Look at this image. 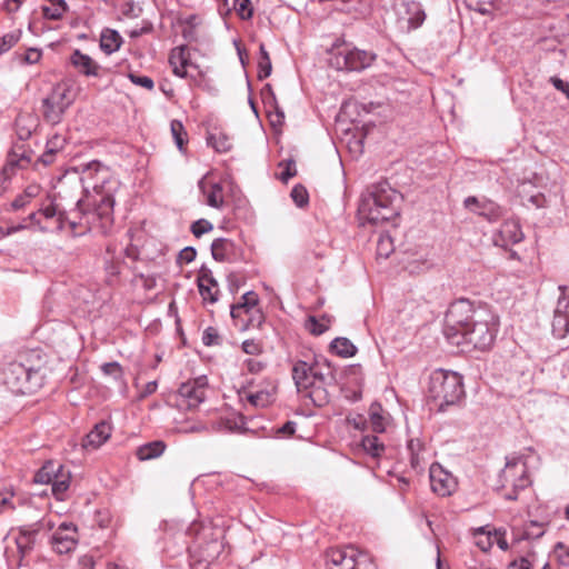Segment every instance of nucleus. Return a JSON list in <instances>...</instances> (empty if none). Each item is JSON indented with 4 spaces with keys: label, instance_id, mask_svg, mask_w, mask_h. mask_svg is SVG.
Instances as JSON below:
<instances>
[{
    "label": "nucleus",
    "instance_id": "nucleus-1",
    "mask_svg": "<svg viewBox=\"0 0 569 569\" xmlns=\"http://www.w3.org/2000/svg\"><path fill=\"white\" fill-rule=\"evenodd\" d=\"M499 317L488 306H475L468 299L450 303L445 317V336L455 346L488 350L497 337Z\"/></svg>",
    "mask_w": 569,
    "mask_h": 569
},
{
    "label": "nucleus",
    "instance_id": "nucleus-2",
    "mask_svg": "<svg viewBox=\"0 0 569 569\" xmlns=\"http://www.w3.org/2000/svg\"><path fill=\"white\" fill-rule=\"evenodd\" d=\"M80 181L86 192V197L77 202L82 219L98 232L108 233L113 226L114 196L120 181L98 160L81 166Z\"/></svg>",
    "mask_w": 569,
    "mask_h": 569
},
{
    "label": "nucleus",
    "instance_id": "nucleus-3",
    "mask_svg": "<svg viewBox=\"0 0 569 569\" xmlns=\"http://www.w3.org/2000/svg\"><path fill=\"white\" fill-rule=\"evenodd\" d=\"M297 391L309 398L316 407L329 402L327 388L335 385L336 376L327 359H313L312 362L297 360L291 369Z\"/></svg>",
    "mask_w": 569,
    "mask_h": 569
},
{
    "label": "nucleus",
    "instance_id": "nucleus-4",
    "mask_svg": "<svg viewBox=\"0 0 569 569\" xmlns=\"http://www.w3.org/2000/svg\"><path fill=\"white\" fill-rule=\"evenodd\" d=\"M44 359L40 350H29L3 370V383L14 395H28L43 385Z\"/></svg>",
    "mask_w": 569,
    "mask_h": 569
},
{
    "label": "nucleus",
    "instance_id": "nucleus-5",
    "mask_svg": "<svg viewBox=\"0 0 569 569\" xmlns=\"http://www.w3.org/2000/svg\"><path fill=\"white\" fill-rule=\"evenodd\" d=\"M402 196L388 181L371 184L361 198L359 213L371 224H381L399 216Z\"/></svg>",
    "mask_w": 569,
    "mask_h": 569
},
{
    "label": "nucleus",
    "instance_id": "nucleus-6",
    "mask_svg": "<svg viewBox=\"0 0 569 569\" xmlns=\"http://www.w3.org/2000/svg\"><path fill=\"white\" fill-rule=\"evenodd\" d=\"M463 396V380L459 373L438 369L430 375L427 398L438 411H445L447 407L458 403Z\"/></svg>",
    "mask_w": 569,
    "mask_h": 569
},
{
    "label": "nucleus",
    "instance_id": "nucleus-7",
    "mask_svg": "<svg viewBox=\"0 0 569 569\" xmlns=\"http://www.w3.org/2000/svg\"><path fill=\"white\" fill-rule=\"evenodd\" d=\"M500 482L502 488H510V491L505 493V498L507 500H516L518 492L530 485L526 462L520 458L508 460L500 473Z\"/></svg>",
    "mask_w": 569,
    "mask_h": 569
},
{
    "label": "nucleus",
    "instance_id": "nucleus-8",
    "mask_svg": "<svg viewBox=\"0 0 569 569\" xmlns=\"http://www.w3.org/2000/svg\"><path fill=\"white\" fill-rule=\"evenodd\" d=\"M375 59L373 52L342 47L331 54L329 63L337 70L361 71L370 67Z\"/></svg>",
    "mask_w": 569,
    "mask_h": 569
},
{
    "label": "nucleus",
    "instance_id": "nucleus-9",
    "mask_svg": "<svg viewBox=\"0 0 569 569\" xmlns=\"http://www.w3.org/2000/svg\"><path fill=\"white\" fill-rule=\"evenodd\" d=\"M70 89L66 86H54L51 92L42 99L43 119L51 123L58 124L62 121L66 110L72 104Z\"/></svg>",
    "mask_w": 569,
    "mask_h": 569
},
{
    "label": "nucleus",
    "instance_id": "nucleus-10",
    "mask_svg": "<svg viewBox=\"0 0 569 569\" xmlns=\"http://www.w3.org/2000/svg\"><path fill=\"white\" fill-rule=\"evenodd\" d=\"M39 212L46 219L56 218L57 228L59 230H64L67 227H69L71 232L76 236L83 234L87 231L91 230L97 231V228H89L91 226L86 223V220L82 219V212L78 208L77 210L73 211V213L80 214L79 220H77L76 218H71L66 211L60 210L59 207L53 202H50L49 204L42 207L39 210Z\"/></svg>",
    "mask_w": 569,
    "mask_h": 569
},
{
    "label": "nucleus",
    "instance_id": "nucleus-11",
    "mask_svg": "<svg viewBox=\"0 0 569 569\" xmlns=\"http://www.w3.org/2000/svg\"><path fill=\"white\" fill-rule=\"evenodd\" d=\"M368 561V556L355 547L332 548L327 552L329 569H359Z\"/></svg>",
    "mask_w": 569,
    "mask_h": 569
},
{
    "label": "nucleus",
    "instance_id": "nucleus-12",
    "mask_svg": "<svg viewBox=\"0 0 569 569\" xmlns=\"http://www.w3.org/2000/svg\"><path fill=\"white\" fill-rule=\"evenodd\" d=\"M212 258L218 262L234 263L244 259L241 246L228 238H217L211 243Z\"/></svg>",
    "mask_w": 569,
    "mask_h": 569
},
{
    "label": "nucleus",
    "instance_id": "nucleus-13",
    "mask_svg": "<svg viewBox=\"0 0 569 569\" xmlns=\"http://www.w3.org/2000/svg\"><path fill=\"white\" fill-rule=\"evenodd\" d=\"M430 486L440 497L451 496L457 489L456 478L439 463H432L429 468Z\"/></svg>",
    "mask_w": 569,
    "mask_h": 569
},
{
    "label": "nucleus",
    "instance_id": "nucleus-14",
    "mask_svg": "<svg viewBox=\"0 0 569 569\" xmlns=\"http://www.w3.org/2000/svg\"><path fill=\"white\" fill-rule=\"evenodd\" d=\"M208 378L200 376L193 380L181 383L179 396L187 401L188 408H197L206 399Z\"/></svg>",
    "mask_w": 569,
    "mask_h": 569
},
{
    "label": "nucleus",
    "instance_id": "nucleus-15",
    "mask_svg": "<svg viewBox=\"0 0 569 569\" xmlns=\"http://www.w3.org/2000/svg\"><path fill=\"white\" fill-rule=\"evenodd\" d=\"M77 527L72 522H62L51 537L53 550L59 555L72 551L78 542Z\"/></svg>",
    "mask_w": 569,
    "mask_h": 569
},
{
    "label": "nucleus",
    "instance_id": "nucleus-16",
    "mask_svg": "<svg viewBox=\"0 0 569 569\" xmlns=\"http://www.w3.org/2000/svg\"><path fill=\"white\" fill-rule=\"evenodd\" d=\"M463 204L470 211L486 218L489 221H497L500 219L505 210L501 206L489 199L479 200L477 197H467Z\"/></svg>",
    "mask_w": 569,
    "mask_h": 569
},
{
    "label": "nucleus",
    "instance_id": "nucleus-17",
    "mask_svg": "<svg viewBox=\"0 0 569 569\" xmlns=\"http://www.w3.org/2000/svg\"><path fill=\"white\" fill-rule=\"evenodd\" d=\"M523 239V232L517 219H507L495 236V243L500 247H508L519 243Z\"/></svg>",
    "mask_w": 569,
    "mask_h": 569
},
{
    "label": "nucleus",
    "instance_id": "nucleus-18",
    "mask_svg": "<svg viewBox=\"0 0 569 569\" xmlns=\"http://www.w3.org/2000/svg\"><path fill=\"white\" fill-rule=\"evenodd\" d=\"M552 332L557 338H565L569 332V297L560 296L553 312Z\"/></svg>",
    "mask_w": 569,
    "mask_h": 569
},
{
    "label": "nucleus",
    "instance_id": "nucleus-19",
    "mask_svg": "<svg viewBox=\"0 0 569 569\" xmlns=\"http://www.w3.org/2000/svg\"><path fill=\"white\" fill-rule=\"evenodd\" d=\"M197 282L199 293L202 297L203 301L214 303L218 300L219 290L218 282L213 278L211 270L202 266L201 269L199 270Z\"/></svg>",
    "mask_w": 569,
    "mask_h": 569
},
{
    "label": "nucleus",
    "instance_id": "nucleus-20",
    "mask_svg": "<svg viewBox=\"0 0 569 569\" xmlns=\"http://www.w3.org/2000/svg\"><path fill=\"white\" fill-rule=\"evenodd\" d=\"M169 63L172 67V72L179 78H187V68L198 69V66L190 61L189 53L187 52V46H179L171 50L169 56Z\"/></svg>",
    "mask_w": 569,
    "mask_h": 569
},
{
    "label": "nucleus",
    "instance_id": "nucleus-21",
    "mask_svg": "<svg viewBox=\"0 0 569 569\" xmlns=\"http://www.w3.org/2000/svg\"><path fill=\"white\" fill-rule=\"evenodd\" d=\"M42 527V522L38 521L31 526H23L20 528L19 535L16 538V543L18 551L22 557L32 550L36 537Z\"/></svg>",
    "mask_w": 569,
    "mask_h": 569
},
{
    "label": "nucleus",
    "instance_id": "nucleus-22",
    "mask_svg": "<svg viewBox=\"0 0 569 569\" xmlns=\"http://www.w3.org/2000/svg\"><path fill=\"white\" fill-rule=\"evenodd\" d=\"M70 63L82 76H99L100 66L90 56L82 53L79 49L72 52Z\"/></svg>",
    "mask_w": 569,
    "mask_h": 569
},
{
    "label": "nucleus",
    "instance_id": "nucleus-23",
    "mask_svg": "<svg viewBox=\"0 0 569 569\" xmlns=\"http://www.w3.org/2000/svg\"><path fill=\"white\" fill-rule=\"evenodd\" d=\"M405 12L401 19L407 22L408 30H415L422 26L426 12L420 2L416 0L403 1Z\"/></svg>",
    "mask_w": 569,
    "mask_h": 569
},
{
    "label": "nucleus",
    "instance_id": "nucleus-24",
    "mask_svg": "<svg viewBox=\"0 0 569 569\" xmlns=\"http://www.w3.org/2000/svg\"><path fill=\"white\" fill-rule=\"evenodd\" d=\"M111 426L107 421L98 422L94 428L86 436L82 446L86 449H98L101 447L111 436Z\"/></svg>",
    "mask_w": 569,
    "mask_h": 569
},
{
    "label": "nucleus",
    "instance_id": "nucleus-25",
    "mask_svg": "<svg viewBox=\"0 0 569 569\" xmlns=\"http://www.w3.org/2000/svg\"><path fill=\"white\" fill-rule=\"evenodd\" d=\"M66 142V138H63L62 136L53 134L50 139H48L46 150L37 159V162H40L43 166L52 164L56 160L57 153L63 150Z\"/></svg>",
    "mask_w": 569,
    "mask_h": 569
},
{
    "label": "nucleus",
    "instance_id": "nucleus-26",
    "mask_svg": "<svg viewBox=\"0 0 569 569\" xmlns=\"http://www.w3.org/2000/svg\"><path fill=\"white\" fill-rule=\"evenodd\" d=\"M199 188L209 207L220 209L223 206V188L220 183L207 184L203 180H200Z\"/></svg>",
    "mask_w": 569,
    "mask_h": 569
},
{
    "label": "nucleus",
    "instance_id": "nucleus-27",
    "mask_svg": "<svg viewBox=\"0 0 569 569\" xmlns=\"http://www.w3.org/2000/svg\"><path fill=\"white\" fill-rule=\"evenodd\" d=\"M62 471V465L59 462L47 461L34 475V482L41 485H51L54 478Z\"/></svg>",
    "mask_w": 569,
    "mask_h": 569
},
{
    "label": "nucleus",
    "instance_id": "nucleus-28",
    "mask_svg": "<svg viewBox=\"0 0 569 569\" xmlns=\"http://www.w3.org/2000/svg\"><path fill=\"white\" fill-rule=\"evenodd\" d=\"M122 38L120 33L113 29H104L100 37V48L107 54H111L120 49Z\"/></svg>",
    "mask_w": 569,
    "mask_h": 569
},
{
    "label": "nucleus",
    "instance_id": "nucleus-29",
    "mask_svg": "<svg viewBox=\"0 0 569 569\" xmlns=\"http://www.w3.org/2000/svg\"><path fill=\"white\" fill-rule=\"evenodd\" d=\"M241 299L242 302L231 306L230 315L233 319L240 318L242 313H249L258 303V295L253 291L246 292Z\"/></svg>",
    "mask_w": 569,
    "mask_h": 569
},
{
    "label": "nucleus",
    "instance_id": "nucleus-30",
    "mask_svg": "<svg viewBox=\"0 0 569 569\" xmlns=\"http://www.w3.org/2000/svg\"><path fill=\"white\" fill-rule=\"evenodd\" d=\"M166 450V443L161 440H156L140 446L137 449V457L139 460H150L160 457Z\"/></svg>",
    "mask_w": 569,
    "mask_h": 569
},
{
    "label": "nucleus",
    "instance_id": "nucleus-31",
    "mask_svg": "<svg viewBox=\"0 0 569 569\" xmlns=\"http://www.w3.org/2000/svg\"><path fill=\"white\" fill-rule=\"evenodd\" d=\"M261 98L266 108L276 110L278 122L282 123L284 120V112L278 104L277 97L273 92L271 84L267 83L263 86V88L261 89Z\"/></svg>",
    "mask_w": 569,
    "mask_h": 569
},
{
    "label": "nucleus",
    "instance_id": "nucleus-32",
    "mask_svg": "<svg viewBox=\"0 0 569 569\" xmlns=\"http://www.w3.org/2000/svg\"><path fill=\"white\" fill-rule=\"evenodd\" d=\"M330 349L333 353L342 358L353 357L357 352V347L345 337H338L330 343Z\"/></svg>",
    "mask_w": 569,
    "mask_h": 569
},
{
    "label": "nucleus",
    "instance_id": "nucleus-33",
    "mask_svg": "<svg viewBox=\"0 0 569 569\" xmlns=\"http://www.w3.org/2000/svg\"><path fill=\"white\" fill-rule=\"evenodd\" d=\"M70 487V473L62 471L54 478L51 483V491L56 499L63 501L66 498V493Z\"/></svg>",
    "mask_w": 569,
    "mask_h": 569
},
{
    "label": "nucleus",
    "instance_id": "nucleus-34",
    "mask_svg": "<svg viewBox=\"0 0 569 569\" xmlns=\"http://www.w3.org/2000/svg\"><path fill=\"white\" fill-rule=\"evenodd\" d=\"M22 161L30 162L31 159L30 157L22 154V157L17 161L10 160L0 171V194L6 191L8 183L16 171V167H22Z\"/></svg>",
    "mask_w": 569,
    "mask_h": 569
},
{
    "label": "nucleus",
    "instance_id": "nucleus-35",
    "mask_svg": "<svg viewBox=\"0 0 569 569\" xmlns=\"http://www.w3.org/2000/svg\"><path fill=\"white\" fill-rule=\"evenodd\" d=\"M369 422L373 432L381 433L386 430V420L382 416V407L379 402H372L370 405Z\"/></svg>",
    "mask_w": 569,
    "mask_h": 569
},
{
    "label": "nucleus",
    "instance_id": "nucleus-36",
    "mask_svg": "<svg viewBox=\"0 0 569 569\" xmlns=\"http://www.w3.org/2000/svg\"><path fill=\"white\" fill-rule=\"evenodd\" d=\"M274 387L270 390L263 389L256 392L248 393L247 399L253 407L264 408L269 406L274 399Z\"/></svg>",
    "mask_w": 569,
    "mask_h": 569
},
{
    "label": "nucleus",
    "instance_id": "nucleus-37",
    "mask_svg": "<svg viewBox=\"0 0 569 569\" xmlns=\"http://www.w3.org/2000/svg\"><path fill=\"white\" fill-rule=\"evenodd\" d=\"M50 4L42 7L43 17L50 20H59L68 10L66 0H47Z\"/></svg>",
    "mask_w": 569,
    "mask_h": 569
},
{
    "label": "nucleus",
    "instance_id": "nucleus-38",
    "mask_svg": "<svg viewBox=\"0 0 569 569\" xmlns=\"http://www.w3.org/2000/svg\"><path fill=\"white\" fill-rule=\"evenodd\" d=\"M363 450L373 458L380 457L385 451V446L377 436L367 435L361 439Z\"/></svg>",
    "mask_w": 569,
    "mask_h": 569
},
{
    "label": "nucleus",
    "instance_id": "nucleus-39",
    "mask_svg": "<svg viewBox=\"0 0 569 569\" xmlns=\"http://www.w3.org/2000/svg\"><path fill=\"white\" fill-rule=\"evenodd\" d=\"M407 449L410 453V465L415 470H422V460L421 451L423 450V446L419 439H411L408 441Z\"/></svg>",
    "mask_w": 569,
    "mask_h": 569
},
{
    "label": "nucleus",
    "instance_id": "nucleus-40",
    "mask_svg": "<svg viewBox=\"0 0 569 569\" xmlns=\"http://www.w3.org/2000/svg\"><path fill=\"white\" fill-rule=\"evenodd\" d=\"M272 64L270 56L263 43L259 47V59H258V78L260 80L268 78L271 74Z\"/></svg>",
    "mask_w": 569,
    "mask_h": 569
},
{
    "label": "nucleus",
    "instance_id": "nucleus-41",
    "mask_svg": "<svg viewBox=\"0 0 569 569\" xmlns=\"http://www.w3.org/2000/svg\"><path fill=\"white\" fill-rule=\"evenodd\" d=\"M208 143L218 152H228L232 148L230 138L222 132L210 133L208 137Z\"/></svg>",
    "mask_w": 569,
    "mask_h": 569
},
{
    "label": "nucleus",
    "instance_id": "nucleus-42",
    "mask_svg": "<svg viewBox=\"0 0 569 569\" xmlns=\"http://www.w3.org/2000/svg\"><path fill=\"white\" fill-rule=\"evenodd\" d=\"M499 0H465L466 6L481 14H490L496 8Z\"/></svg>",
    "mask_w": 569,
    "mask_h": 569
},
{
    "label": "nucleus",
    "instance_id": "nucleus-43",
    "mask_svg": "<svg viewBox=\"0 0 569 569\" xmlns=\"http://www.w3.org/2000/svg\"><path fill=\"white\" fill-rule=\"evenodd\" d=\"M180 23L184 26L182 29V37L187 41H190V42L196 41L197 40L196 28L199 23L198 16L190 14V16L186 17L184 19L180 20Z\"/></svg>",
    "mask_w": 569,
    "mask_h": 569
},
{
    "label": "nucleus",
    "instance_id": "nucleus-44",
    "mask_svg": "<svg viewBox=\"0 0 569 569\" xmlns=\"http://www.w3.org/2000/svg\"><path fill=\"white\" fill-rule=\"evenodd\" d=\"M170 130L176 146L180 151H182L184 144L187 143V131L182 122L179 120H172L170 123Z\"/></svg>",
    "mask_w": 569,
    "mask_h": 569
},
{
    "label": "nucleus",
    "instance_id": "nucleus-45",
    "mask_svg": "<svg viewBox=\"0 0 569 569\" xmlns=\"http://www.w3.org/2000/svg\"><path fill=\"white\" fill-rule=\"evenodd\" d=\"M246 420L240 413L232 415L221 420V426L229 431H241L244 429Z\"/></svg>",
    "mask_w": 569,
    "mask_h": 569
},
{
    "label": "nucleus",
    "instance_id": "nucleus-46",
    "mask_svg": "<svg viewBox=\"0 0 569 569\" xmlns=\"http://www.w3.org/2000/svg\"><path fill=\"white\" fill-rule=\"evenodd\" d=\"M101 371L106 376L113 377V379L117 380V381H122L123 380V369H122L121 365L119 362H117V361L103 363L101 366Z\"/></svg>",
    "mask_w": 569,
    "mask_h": 569
},
{
    "label": "nucleus",
    "instance_id": "nucleus-47",
    "mask_svg": "<svg viewBox=\"0 0 569 569\" xmlns=\"http://www.w3.org/2000/svg\"><path fill=\"white\" fill-rule=\"evenodd\" d=\"M114 253H116V247L112 246V244H108V247H107V256L110 257L111 260L110 261L107 260L106 270H107V272H108L110 278L111 277L114 278L118 274H120V272H121L120 263L113 261Z\"/></svg>",
    "mask_w": 569,
    "mask_h": 569
},
{
    "label": "nucleus",
    "instance_id": "nucleus-48",
    "mask_svg": "<svg viewBox=\"0 0 569 569\" xmlns=\"http://www.w3.org/2000/svg\"><path fill=\"white\" fill-rule=\"evenodd\" d=\"M213 230V224L207 219H199L191 223L190 231L196 238Z\"/></svg>",
    "mask_w": 569,
    "mask_h": 569
},
{
    "label": "nucleus",
    "instance_id": "nucleus-49",
    "mask_svg": "<svg viewBox=\"0 0 569 569\" xmlns=\"http://www.w3.org/2000/svg\"><path fill=\"white\" fill-rule=\"evenodd\" d=\"M329 328L328 323L318 320L316 317L310 316L306 321V329L313 336H320Z\"/></svg>",
    "mask_w": 569,
    "mask_h": 569
},
{
    "label": "nucleus",
    "instance_id": "nucleus-50",
    "mask_svg": "<svg viewBox=\"0 0 569 569\" xmlns=\"http://www.w3.org/2000/svg\"><path fill=\"white\" fill-rule=\"evenodd\" d=\"M290 196L293 202L300 208L308 203L309 194L307 189L302 184H296L292 188Z\"/></svg>",
    "mask_w": 569,
    "mask_h": 569
},
{
    "label": "nucleus",
    "instance_id": "nucleus-51",
    "mask_svg": "<svg viewBox=\"0 0 569 569\" xmlns=\"http://www.w3.org/2000/svg\"><path fill=\"white\" fill-rule=\"evenodd\" d=\"M297 423L292 420H288L281 427L272 428L273 435L277 438H289L295 435Z\"/></svg>",
    "mask_w": 569,
    "mask_h": 569
},
{
    "label": "nucleus",
    "instance_id": "nucleus-52",
    "mask_svg": "<svg viewBox=\"0 0 569 569\" xmlns=\"http://www.w3.org/2000/svg\"><path fill=\"white\" fill-rule=\"evenodd\" d=\"M233 8L243 20L252 17L250 0H233Z\"/></svg>",
    "mask_w": 569,
    "mask_h": 569
},
{
    "label": "nucleus",
    "instance_id": "nucleus-53",
    "mask_svg": "<svg viewBox=\"0 0 569 569\" xmlns=\"http://www.w3.org/2000/svg\"><path fill=\"white\" fill-rule=\"evenodd\" d=\"M20 39V33L9 32L0 38V56L9 51Z\"/></svg>",
    "mask_w": 569,
    "mask_h": 569
},
{
    "label": "nucleus",
    "instance_id": "nucleus-54",
    "mask_svg": "<svg viewBox=\"0 0 569 569\" xmlns=\"http://www.w3.org/2000/svg\"><path fill=\"white\" fill-rule=\"evenodd\" d=\"M128 78L130 79V81L133 84L140 86L147 90H152L154 88L153 80L148 76H142V74L130 72L128 74Z\"/></svg>",
    "mask_w": 569,
    "mask_h": 569
},
{
    "label": "nucleus",
    "instance_id": "nucleus-55",
    "mask_svg": "<svg viewBox=\"0 0 569 569\" xmlns=\"http://www.w3.org/2000/svg\"><path fill=\"white\" fill-rule=\"evenodd\" d=\"M202 343L207 347L220 345V336L216 328L208 327L202 333Z\"/></svg>",
    "mask_w": 569,
    "mask_h": 569
},
{
    "label": "nucleus",
    "instance_id": "nucleus-56",
    "mask_svg": "<svg viewBox=\"0 0 569 569\" xmlns=\"http://www.w3.org/2000/svg\"><path fill=\"white\" fill-rule=\"evenodd\" d=\"M242 350L247 355L256 356L262 352V346L253 339H248L242 342Z\"/></svg>",
    "mask_w": 569,
    "mask_h": 569
},
{
    "label": "nucleus",
    "instance_id": "nucleus-57",
    "mask_svg": "<svg viewBox=\"0 0 569 569\" xmlns=\"http://www.w3.org/2000/svg\"><path fill=\"white\" fill-rule=\"evenodd\" d=\"M197 251L193 247L183 248L178 256V262L190 263L196 259Z\"/></svg>",
    "mask_w": 569,
    "mask_h": 569
},
{
    "label": "nucleus",
    "instance_id": "nucleus-58",
    "mask_svg": "<svg viewBox=\"0 0 569 569\" xmlns=\"http://www.w3.org/2000/svg\"><path fill=\"white\" fill-rule=\"evenodd\" d=\"M297 173L296 164L293 160H288L286 163V169L280 174V180L282 182H288L289 179L295 177Z\"/></svg>",
    "mask_w": 569,
    "mask_h": 569
},
{
    "label": "nucleus",
    "instance_id": "nucleus-59",
    "mask_svg": "<svg viewBox=\"0 0 569 569\" xmlns=\"http://www.w3.org/2000/svg\"><path fill=\"white\" fill-rule=\"evenodd\" d=\"M391 248V239L389 237H381L378 242V254L388 257Z\"/></svg>",
    "mask_w": 569,
    "mask_h": 569
},
{
    "label": "nucleus",
    "instance_id": "nucleus-60",
    "mask_svg": "<svg viewBox=\"0 0 569 569\" xmlns=\"http://www.w3.org/2000/svg\"><path fill=\"white\" fill-rule=\"evenodd\" d=\"M527 202L535 208H543L547 204V199L541 192H538L536 194H531L527 199Z\"/></svg>",
    "mask_w": 569,
    "mask_h": 569
},
{
    "label": "nucleus",
    "instance_id": "nucleus-61",
    "mask_svg": "<svg viewBox=\"0 0 569 569\" xmlns=\"http://www.w3.org/2000/svg\"><path fill=\"white\" fill-rule=\"evenodd\" d=\"M550 82L557 90L563 92L569 98V83L567 81L558 77H551Z\"/></svg>",
    "mask_w": 569,
    "mask_h": 569
},
{
    "label": "nucleus",
    "instance_id": "nucleus-62",
    "mask_svg": "<svg viewBox=\"0 0 569 569\" xmlns=\"http://www.w3.org/2000/svg\"><path fill=\"white\" fill-rule=\"evenodd\" d=\"M41 58V51L34 48L27 50L24 54V61L29 64L37 63Z\"/></svg>",
    "mask_w": 569,
    "mask_h": 569
},
{
    "label": "nucleus",
    "instance_id": "nucleus-63",
    "mask_svg": "<svg viewBox=\"0 0 569 569\" xmlns=\"http://www.w3.org/2000/svg\"><path fill=\"white\" fill-rule=\"evenodd\" d=\"M244 366L247 370L251 373H258L260 372L264 365L261 361L254 360V359H247L244 361Z\"/></svg>",
    "mask_w": 569,
    "mask_h": 569
},
{
    "label": "nucleus",
    "instance_id": "nucleus-64",
    "mask_svg": "<svg viewBox=\"0 0 569 569\" xmlns=\"http://www.w3.org/2000/svg\"><path fill=\"white\" fill-rule=\"evenodd\" d=\"M29 202L30 201L21 193L14 198L10 206L13 211H17L24 208Z\"/></svg>",
    "mask_w": 569,
    "mask_h": 569
}]
</instances>
